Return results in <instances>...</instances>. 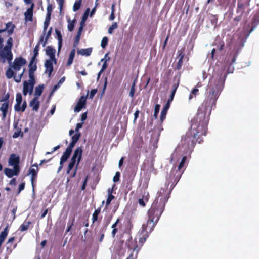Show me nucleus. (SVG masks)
Segmentation results:
<instances>
[{
  "label": "nucleus",
  "mask_w": 259,
  "mask_h": 259,
  "mask_svg": "<svg viewBox=\"0 0 259 259\" xmlns=\"http://www.w3.org/2000/svg\"><path fill=\"white\" fill-rule=\"evenodd\" d=\"M4 38L0 34V63H4L6 61L10 63L13 59L11 52L13 46V39L9 37L7 41V44L3 48Z\"/></svg>",
  "instance_id": "1"
},
{
  "label": "nucleus",
  "mask_w": 259,
  "mask_h": 259,
  "mask_svg": "<svg viewBox=\"0 0 259 259\" xmlns=\"http://www.w3.org/2000/svg\"><path fill=\"white\" fill-rule=\"evenodd\" d=\"M82 153V150L81 148H79V147L77 148L75 150V151L73 153V156L72 157L71 160L69 163L70 165H72L73 166H74L75 163H76V167H75L72 175H71L72 177H74L76 175L77 166L79 165V163L81 158Z\"/></svg>",
  "instance_id": "2"
},
{
  "label": "nucleus",
  "mask_w": 259,
  "mask_h": 259,
  "mask_svg": "<svg viewBox=\"0 0 259 259\" xmlns=\"http://www.w3.org/2000/svg\"><path fill=\"white\" fill-rule=\"evenodd\" d=\"M82 153V150L81 148H79V147L77 148L75 150V151L73 153V156L72 157L71 160L69 163L70 165H72L73 166H74L75 163H76V167H75L72 175H71L72 177H74L76 175L77 166L79 165V163L81 158Z\"/></svg>",
  "instance_id": "3"
},
{
  "label": "nucleus",
  "mask_w": 259,
  "mask_h": 259,
  "mask_svg": "<svg viewBox=\"0 0 259 259\" xmlns=\"http://www.w3.org/2000/svg\"><path fill=\"white\" fill-rule=\"evenodd\" d=\"M156 212V211L153 209L150 210L149 211V217L150 218V220L148 221L147 226H148L150 229L148 230L147 227L143 225L142 226L143 229L146 232H151L155 226V224L159 220V215L157 217H153V215Z\"/></svg>",
  "instance_id": "4"
},
{
  "label": "nucleus",
  "mask_w": 259,
  "mask_h": 259,
  "mask_svg": "<svg viewBox=\"0 0 259 259\" xmlns=\"http://www.w3.org/2000/svg\"><path fill=\"white\" fill-rule=\"evenodd\" d=\"M16 104L14 106L15 111H24L27 106L26 102L24 101L23 102L22 106L21 104L22 102V97L20 93H17L16 97Z\"/></svg>",
  "instance_id": "5"
},
{
  "label": "nucleus",
  "mask_w": 259,
  "mask_h": 259,
  "mask_svg": "<svg viewBox=\"0 0 259 259\" xmlns=\"http://www.w3.org/2000/svg\"><path fill=\"white\" fill-rule=\"evenodd\" d=\"M25 69H23L22 71L20 73L17 74V73L15 72L13 69L10 68L6 72V76L8 78H11L12 77H14V80L17 82H19L21 81L22 76L24 72Z\"/></svg>",
  "instance_id": "6"
},
{
  "label": "nucleus",
  "mask_w": 259,
  "mask_h": 259,
  "mask_svg": "<svg viewBox=\"0 0 259 259\" xmlns=\"http://www.w3.org/2000/svg\"><path fill=\"white\" fill-rule=\"evenodd\" d=\"M26 63V61L24 59L21 57L17 58L14 60L13 64L11 67L16 72L20 71L21 67L25 64Z\"/></svg>",
  "instance_id": "7"
},
{
  "label": "nucleus",
  "mask_w": 259,
  "mask_h": 259,
  "mask_svg": "<svg viewBox=\"0 0 259 259\" xmlns=\"http://www.w3.org/2000/svg\"><path fill=\"white\" fill-rule=\"evenodd\" d=\"M56 63V59H48L45 63V74L49 77L53 70V65Z\"/></svg>",
  "instance_id": "8"
},
{
  "label": "nucleus",
  "mask_w": 259,
  "mask_h": 259,
  "mask_svg": "<svg viewBox=\"0 0 259 259\" xmlns=\"http://www.w3.org/2000/svg\"><path fill=\"white\" fill-rule=\"evenodd\" d=\"M34 83L32 82H27L26 81L24 82L23 83V93L24 95L27 94H31L33 89Z\"/></svg>",
  "instance_id": "9"
},
{
  "label": "nucleus",
  "mask_w": 259,
  "mask_h": 259,
  "mask_svg": "<svg viewBox=\"0 0 259 259\" xmlns=\"http://www.w3.org/2000/svg\"><path fill=\"white\" fill-rule=\"evenodd\" d=\"M19 157L16 154H11L9 160V164L15 168H19Z\"/></svg>",
  "instance_id": "10"
},
{
  "label": "nucleus",
  "mask_w": 259,
  "mask_h": 259,
  "mask_svg": "<svg viewBox=\"0 0 259 259\" xmlns=\"http://www.w3.org/2000/svg\"><path fill=\"white\" fill-rule=\"evenodd\" d=\"M86 99L87 97L84 96H82L80 97L78 102L77 103L76 106L74 108L75 112H78L81 110L82 108L85 107Z\"/></svg>",
  "instance_id": "11"
},
{
  "label": "nucleus",
  "mask_w": 259,
  "mask_h": 259,
  "mask_svg": "<svg viewBox=\"0 0 259 259\" xmlns=\"http://www.w3.org/2000/svg\"><path fill=\"white\" fill-rule=\"evenodd\" d=\"M5 175L9 178L12 177L13 176H17L19 173V168H15L13 167V169L5 168L4 170Z\"/></svg>",
  "instance_id": "12"
},
{
  "label": "nucleus",
  "mask_w": 259,
  "mask_h": 259,
  "mask_svg": "<svg viewBox=\"0 0 259 259\" xmlns=\"http://www.w3.org/2000/svg\"><path fill=\"white\" fill-rule=\"evenodd\" d=\"M39 104L38 98L35 97L30 101L29 106L32 108L33 110L37 111L39 107Z\"/></svg>",
  "instance_id": "13"
},
{
  "label": "nucleus",
  "mask_w": 259,
  "mask_h": 259,
  "mask_svg": "<svg viewBox=\"0 0 259 259\" xmlns=\"http://www.w3.org/2000/svg\"><path fill=\"white\" fill-rule=\"evenodd\" d=\"M15 28V26L12 22H8L6 24V27L4 29H6L5 32L8 34V36L12 34Z\"/></svg>",
  "instance_id": "14"
},
{
  "label": "nucleus",
  "mask_w": 259,
  "mask_h": 259,
  "mask_svg": "<svg viewBox=\"0 0 259 259\" xmlns=\"http://www.w3.org/2000/svg\"><path fill=\"white\" fill-rule=\"evenodd\" d=\"M92 52V48H89L87 49H78L77 51V54L82 56H89L91 55Z\"/></svg>",
  "instance_id": "15"
},
{
  "label": "nucleus",
  "mask_w": 259,
  "mask_h": 259,
  "mask_svg": "<svg viewBox=\"0 0 259 259\" xmlns=\"http://www.w3.org/2000/svg\"><path fill=\"white\" fill-rule=\"evenodd\" d=\"M56 50L50 46H48L46 50V54L49 57V59H56L55 53Z\"/></svg>",
  "instance_id": "16"
},
{
  "label": "nucleus",
  "mask_w": 259,
  "mask_h": 259,
  "mask_svg": "<svg viewBox=\"0 0 259 259\" xmlns=\"http://www.w3.org/2000/svg\"><path fill=\"white\" fill-rule=\"evenodd\" d=\"M34 6V4H32L30 8H28L26 11L25 12V19L28 21L32 20V17L33 15V8Z\"/></svg>",
  "instance_id": "17"
},
{
  "label": "nucleus",
  "mask_w": 259,
  "mask_h": 259,
  "mask_svg": "<svg viewBox=\"0 0 259 259\" xmlns=\"http://www.w3.org/2000/svg\"><path fill=\"white\" fill-rule=\"evenodd\" d=\"M8 108V102L5 101L2 104V105H1V106L0 107V110L3 113V118H5V117L6 116V114H7V112Z\"/></svg>",
  "instance_id": "18"
},
{
  "label": "nucleus",
  "mask_w": 259,
  "mask_h": 259,
  "mask_svg": "<svg viewBox=\"0 0 259 259\" xmlns=\"http://www.w3.org/2000/svg\"><path fill=\"white\" fill-rule=\"evenodd\" d=\"M71 153V151H69V150L66 149L65 152L63 153L62 157H61L60 161L61 162V163H64L65 161H66L68 158H69V156L70 155Z\"/></svg>",
  "instance_id": "19"
},
{
  "label": "nucleus",
  "mask_w": 259,
  "mask_h": 259,
  "mask_svg": "<svg viewBox=\"0 0 259 259\" xmlns=\"http://www.w3.org/2000/svg\"><path fill=\"white\" fill-rule=\"evenodd\" d=\"M75 54V48L73 49L72 51H71L69 56V58L68 60V61L67 62V66H69L71 65V64L73 62L74 56Z\"/></svg>",
  "instance_id": "20"
},
{
  "label": "nucleus",
  "mask_w": 259,
  "mask_h": 259,
  "mask_svg": "<svg viewBox=\"0 0 259 259\" xmlns=\"http://www.w3.org/2000/svg\"><path fill=\"white\" fill-rule=\"evenodd\" d=\"M82 30H83V28H81V27L79 28V29L78 30V32L76 34V36L75 37L74 42V48H75L78 45V44L79 43Z\"/></svg>",
  "instance_id": "21"
},
{
  "label": "nucleus",
  "mask_w": 259,
  "mask_h": 259,
  "mask_svg": "<svg viewBox=\"0 0 259 259\" xmlns=\"http://www.w3.org/2000/svg\"><path fill=\"white\" fill-rule=\"evenodd\" d=\"M8 227L7 226L5 228L3 232H2L0 234V246H1L2 244L3 243L5 239L6 238L8 235Z\"/></svg>",
  "instance_id": "22"
},
{
  "label": "nucleus",
  "mask_w": 259,
  "mask_h": 259,
  "mask_svg": "<svg viewBox=\"0 0 259 259\" xmlns=\"http://www.w3.org/2000/svg\"><path fill=\"white\" fill-rule=\"evenodd\" d=\"M89 11H90V9L88 8L87 9L86 11L85 12L84 14H83V15L82 17V19H81V21L80 24V26L79 27L83 28L84 23H85V22L87 19V18L88 17V14H89Z\"/></svg>",
  "instance_id": "23"
},
{
  "label": "nucleus",
  "mask_w": 259,
  "mask_h": 259,
  "mask_svg": "<svg viewBox=\"0 0 259 259\" xmlns=\"http://www.w3.org/2000/svg\"><path fill=\"white\" fill-rule=\"evenodd\" d=\"M44 85H38V87H36L35 89V93H34V95L35 96H36V97H39L42 92V91L44 90Z\"/></svg>",
  "instance_id": "24"
},
{
  "label": "nucleus",
  "mask_w": 259,
  "mask_h": 259,
  "mask_svg": "<svg viewBox=\"0 0 259 259\" xmlns=\"http://www.w3.org/2000/svg\"><path fill=\"white\" fill-rule=\"evenodd\" d=\"M56 34L57 35V39L58 40V50L59 51L60 50L61 46H62V35L60 32L58 30H55Z\"/></svg>",
  "instance_id": "25"
},
{
  "label": "nucleus",
  "mask_w": 259,
  "mask_h": 259,
  "mask_svg": "<svg viewBox=\"0 0 259 259\" xmlns=\"http://www.w3.org/2000/svg\"><path fill=\"white\" fill-rule=\"evenodd\" d=\"M168 109L169 108L168 106H165L163 108L162 110L161 111L160 116V120L161 121H163V120L165 118Z\"/></svg>",
  "instance_id": "26"
},
{
  "label": "nucleus",
  "mask_w": 259,
  "mask_h": 259,
  "mask_svg": "<svg viewBox=\"0 0 259 259\" xmlns=\"http://www.w3.org/2000/svg\"><path fill=\"white\" fill-rule=\"evenodd\" d=\"M75 21L74 20H71L70 18L68 19V25L67 28L69 31H72L73 30L74 27Z\"/></svg>",
  "instance_id": "27"
},
{
  "label": "nucleus",
  "mask_w": 259,
  "mask_h": 259,
  "mask_svg": "<svg viewBox=\"0 0 259 259\" xmlns=\"http://www.w3.org/2000/svg\"><path fill=\"white\" fill-rule=\"evenodd\" d=\"M179 61L178 62V65H177V68L178 69H180V68L182 66V62H183V59L184 57V55L182 54V53L180 51H179Z\"/></svg>",
  "instance_id": "28"
},
{
  "label": "nucleus",
  "mask_w": 259,
  "mask_h": 259,
  "mask_svg": "<svg viewBox=\"0 0 259 259\" xmlns=\"http://www.w3.org/2000/svg\"><path fill=\"white\" fill-rule=\"evenodd\" d=\"M81 3V0L76 1L73 5V10L74 11H76L77 10H78L80 7Z\"/></svg>",
  "instance_id": "29"
},
{
  "label": "nucleus",
  "mask_w": 259,
  "mask_h": 259,
  "mask_svg": "<svg viewBox=\"0 0 259 259\" xmlns=\"http://www.w3.org/2000/svg\"><path fill=\"white\" fill-rule=\"evenodd\" d=\"M117 28V24L116 22H113L112 25L108 29V33L112 34L114 30Z\"/></svg>",
  "instance_id": "30"
},
{
  "label": "nucleus",
  "mask_w": 259,
  "mask_h": 259,
  "mask_svg": "<svg viewBox=\"0 0 259 259\" xmlns=\"http://www.w3.org/2000/svg\"><path fill=\"white\" fill-rule=\"evenodd\" d=\"M36 69V65L34 63L33 61L31 60L29 64V72L33 73Z\"/></svg>",
  "instance_id": "31"
},
{
  "label": "nucleus",
  "mask_w": 259,
  "mask_h": 259,
  "mask_svg": "<svg viewBox=\"0 0 259 259\" xmlns=\"http://www.w3.org/2000/svg\"><path fill=\"white\" fill-rule=\"evenodd\" d=\"M114 197L112 195L111 191H108V197L106 200V205H108L111 201L114 199Z\"/></svg>",
  "instance_id": "32"
},
{
  "label": "nucleus",
  "mask_w": 259,
  "mask_h": 259,
  "mask_svg": "<svg viewBox=\"0 0 259 259\" xmlns=\"http://www.w3.org/2000/svg\"><path fill=\"white\" fill-rule=\"evenodd\" d=\"M100 212V209H97L96 210L94 213L93 214V217H92V220H93V223H94L96 221H97V219H98V214H99Z\"/></svg>",
  "instance_id": "33"
},
{
  "label": "nucleus",
  "mask_w": 259,
  "mask_h": 259,
  "mask_svg": "<svg viewBox=\"0 0 259 259\" xmlns=\"http://www.w3.org/2000/svg\"><path fill=\"white\" fill-rule=\"evenodd\" d=\"M160 107V105L159 104H156L155 106L154 117L155 118H156L157 117V115L159 112Z\"/></svg>",
  "instance_id": "34"
},
{
  "label": "nucleus",
  "mask_w": 259,
  "mask_h": 259,
  "mask_svg": "<svg viewBox=\"0 0 259 259\" xmlns=\"http://www.w3.org/2000/svg\"><path fill=\"white\" fill-rule=\"evenodd\" d=\"M175 94V91H172L170 98L168 100L165 106H168V108L170 107V104L173 100L174 95Z\"/></svg>",
  "instance_id": "35"
},
{
  "label": "nucleus",
  "mask_w": 259,
  "mask_h": 259,
  "mask_svg": "<svg viewBox=\"0 0 259 259\" xmlns=\"http://www.w3.org/2000/svg\"><path fill=\"white\" fill-rule=\"evenodd\" d=\"M80 134L79 132H76L75 134L72 137V141L76 143L79 140Z\"/></svg>",
  "instance_id": "36"
},
{
  "label": "nucleus",
  "mask_w": 259,
  "mask_h": 259,
  "mask_svg": "<svg viewBox=\"0 0 259 259\" xmlns=\"http://www.w3.org/2000/svg\"><path fill=\"white\" fill-rule=\"evenodd\" d=\"M29 225V222H27V223L22 224L20 227L21 230L22 231H24L27 230L28 228Z\"/></svg>",
  "instance_id": "37"
},
{
  "label": "nucleus",
  "mask_w": 259,
  "mask_h": 259,
  "mask_svg": "<svg viewBox=\"0 0 259 259\" xmlns=\"http://www.w3.org/2000/svg\"><path fill=\"white\" fill-rule=\"evenodd\" d=\"M108 42V39L106 37H104L103 38L102 41H101V46L103 48H105V46L107 45Z\"/></svg>",
  "instance_id": "38"
},
{
  "label": "nucleus",
  "mask_w": 259,
  "mask_h": 259,
  "mask_svg": "<svg viewBox=\"0 0 259 259\" xmlns=\"http://www.w3.org/2000/svg\"><path fill=\"white\" fill-rule=\"evenodd\" d=\"M39 51V45H37L35 46L34 49V57L33 59H34L38 55Z\"/></svg>",
  "instance_id": "39"
},
{
  "label": "nucleus",
  "mask_w": 259,
  "mask_h": 259,
  "mask_svg": "<svg viewBox=\"0 0 259 259\" xmlns=\"http://www.w3.org/2000/svg\"><path fill=\"white\" fill-rule=\"evenodd\" d=\"M75 143H76V142L72 141L70 143L69 145L66 148V149L69 150V151L72 152V148L74 146Z\"/></svg>",
  "instance_id": "40"
},
{
  "label": "nucleus",
  "mask_w": 259,
  "mask_h": 259,
  "mask_svg": "<svg viewBox=\"0 0 259 259\" xmlns=\"http://www.w3.org/2000/svg\"><path fill=\"white\" fill-rule=\"evenodd\" d=\"M97 90L96 89H93L90 93L89 95V98L92 99L94 95L96 94Z\"/></svg>",
  "instance_id": "41"
},
{
  "label": "nucleus",
  "mask_w": 259,
  "mask_h": 259,
  "mask_svg": "<svg viewBox=\"0 0 259 259\" xmlns=\"http://www.w3.org/2000/svg\"><path fill=\"white\" fill-rule=\"evenodd\" d=\"M36 171L35 168H31L30 169V174L31 175L32 177H33L36 175ZM32 181H33V178L31 179Z\"/></svg>",
  "instance_id": "42"
},
{
  "label": "nucleus",
  "mask_w": 259,
  "mask_h": 259,
  "mask_svg": "<svg viewBox=\"0 0 259 259\" xmlns=\"http://www.w3.org/2000/svg\"><path fill=\"white\" fill-rule=\"evenodd\" d=\"M186 160V157L184 156L179 165V169H180L184 165V163L185 162Z\"/></svg>",
  "instance_id": "43"
},
{
  "label": "nucleus",
  "mask_w": 259,
  "mask_h": 259,
  "mask_svg": "<svg viewBox=\"0 0 259 259\" xmlns=\"http://www.w3.org/2000/svg\"><path fill=\"white\" fill-rule=\"evenodd\" d=\"M119 177H120V173L118 172H117L113 177V181L114 182H117L119 179Z\"/></svg>",
  "instance_id": "44"
},
{
  "label": "nucleus",
  "mask_w": 259,
  "mask_h": 259,
  "mask_svg": "<svg viewBox=\"0 0 259 259\" xmlns=\"http://www.w3.org/2000/svg\"><path fill=\"white\" fill-rule=\"evenodd\" d=\"M133 252L136 251V254L135 256H133V253L131 254V256L127 258V259H136L137 257V250H136V248H135L133 249Z\"/></svg>",
  "instance_id": "45"
},
{
  "label": "nucleus",
  "mask_w": 259,
  "mask_h": 259,
  "mask_svg": "<svg viewBox=\"0 0 259 259\" xmlns=\"http://www.w3.org/2000/svg\"><path fill=\"white\" fill-rule=\"evenodd\" d=\"M32 82L34 83V75L33 73L29 72V80L28 82Z\"/></svg>",
  "instance_id": "46"
},
{
  "label": "nucleus",
  "mask_w": 259,
  "mask_h": 259,
  "mask_svg": "<svg viewBox=\"0 0 259 259\" xmlns=\"http://www.w3.org/2000/svg\"><path fill=\"white\" fill-rule=\"evenodd\" d=\"M82 124H83V122H81V123H78L76 125V129H75V131L76 132H78V130L81 128L82 126Z\"/></svg>",
  "instance_id": "47"
},
{
  "label": "nucleus",
  "mask_w": 259,
  "mask_h": 259,
  "mask_svg": "<svg viewBox=\"0 0 259 259\" xmlns=\"http://www.w3.org/2000/svg\"><path fill=\"white\" fill-rule=\"evenodd\" d=\"M109 60V57L108 56V54H106L104 58L102 59L101 61L107 63V61H108Z\"/></svg>",
  "instance_id": "48"
},
{
  "label": "nucleus",
  "mask_w": 259,
  "mask_h": 259,
  "mask_svg": "<svg viewBox=\"0 0 259 259\" xmlns=\"http://www.w3.org/2000/svg\"><path fill=\"white\" fill-rule=\"evenodd\" d=\"M59 148H60V146H59V145H57V146H56V147H54V148H53V150H52L51 152H47L46 153V154H51V153H52V152H53L55 151L56 150H57L59 149Z\"/></svg>",
  "instance_id": "49"
},
{
  "label": "nucleus",
  "mask_w": 259,
  "mask_h": 259,
  "mask_svg": "<svg viewBox=\"0 0 259 259\" xmlns=\"http://www.w3.org/2000/svg\"><path fill=\"white\" fill-rule=\"evenodd\" d=\"M135 92V89L133 88H131L130 92V96L131 97H133L134 93Z\"/></svg>",
  "instance_id": "50"
},
{
  "label": "nucleus",
  "mask_w": 259,
  "mask_h": 259,
  "mask_svg": "<svg viewBox=\"0 0 259 259\" xmlns=\"http://www.w3.org/2000/svg\"><path fill=\"white\" fill-rule=\"evenodd\" d=\"M24 183H22L19 185L18 193H19L22 190H23L24 189Z\"/></svg>",
  "instance_id": "51"
},
{
  "label": "nucleus",
  "mask_w": 259,
  "mask_h": 259,
  "mask_svg": "<svg viewBox=\"0 0 259 259\" xmlns=\"http://www.w3.org/2000/svg\"><path fill=\"white\" fill-rule=\"evenodd\" d=\"M139 111L138 110H137L135 113H134V122H135L136 119H137L138 116H139Z\"/></svg>",
  "instance_id": "52"
},
{
  "label": "nucleus",
  "mask_w": 259,
  "mask_h": 259,
  "mask_svg": "<svg viewBox=\"0 0 259 259\" xmlns=\"http://www.w3.org/2000/svg\"><path fill=\"white\" fill-rule=\"evenodd\" d=\"M65 77H62L60 80L59 81V82H58V85H61L64 81H65Z\"/></svg>",
  "instance_id": "53"
},
{
  "label": "nucleus",
  "mask_w": 259,
  "mask_h": 259,
  "mask_svg": "<svg viewBox=\"0 0 259 259\" xmlns=\"http://www.w3.org/2000/svg\"><path fill=\"white\" fill-rule=\"evenodd\" d=\"M47 19H48V18H47L46 19V21H45V22L44 23V31H45L46 30V29H47V27L48 26V25H49V23L47 22Z\"/></svg>",
  "instance_id": "54"
},
{
  "label": "nucleus",
  "mask_w": 259,
  "mask_h": 259,
  "mask_svg": "<svg viewBox=\"0 0 259 259\" xmlns=\"http://www.w3.org/2000/svg\"><path fill=\"white\" fill-rule=\"evenodd\" d=\"M138 202L140 205H141L142 206H144L145 205L143 199H139Z\"/></svg>",
  "instance_id": "55"
},
{
  "label": "nucleus",
  "mask_w": 259,
  "mask_h": 259,
  "mask_svg": "<svg viewBox=\"0 0 259 259\" xmlns=\"http://www.w3.org/2000/svg\"><path fill=\"white\" fill-rule=\"evenodd\" d=\"M74 166L72 165H70V164H68V170L67 171V174H69L71 170H72V169L73 168Z\"/></svg>",
  "instance_id": "56"
},
{
  "label": "nucleus",
  "mask_w": 259,
  "mask_h": 259,
  "mask_svg": "<svg viewBox=\"0 0 259 259\" xmlns=\"http://www.w3.org/2000/svg\"><path fill=\"white\" fill-rule=\"evenodd\" d=\"M114 18H115L114 13H113V12H111L110 17H109V19H110V20L112 21L114 19Z\"/></svg>",
  "instance_id": "57"
},
{
  "label": "nucleus",
  "mask_w": 259,
  "mask_h": 259,
  "mask_svg": "<svg viewBox=\"0 0 259 259\" xmlns=\"http://www.w3.org/2000/svg\"><path fill=\"white\" fill-rule=\"evenodd\" d=\"M87 114L86 113H84L82 114L81 116V120L83 122L84 120H85L87 119Z\"/></svg>",
  "instance_id": "58"
},
{
  "label": "nucleus",
  "mask_w": 259,
  "mask_h": 259,
  "mask_svg": "<svg viewBox=\"0 0 259 259\" xmlns=\"http://www.w3.org/2000/svg\"><path fill=\"white\" fill-rule=\"evenodd\" d=\"M63 163H61V162L60 161V166L58 169L57 173H59L61 170V169L63 168Z\"/></svg>",
  "instance_id": "59"
},
{
  "label": "nucleus",
  "mask_w": 259,
  "mask_h": 259,
  "mask_svg": "<svg viewBox=\"0 0 259 259\" xmlns=\"http://www.w3.org/2000/svg\"><path fill=\"white\" fill-rule=\"evenodd\" d=\"M10 184L11 185H15L16 184V179L15 178H13L12 179L10 182Z\"/></svg>",
  "instance_id": "60"
},
{
  "label": "nucleus",
  "mask_w": 259,
  "mask_h": 259,
  "mask_svg": "<svg viewBox=\"0 0 259 259\" xmlns=\"http://www.w3.org/2000/svg\"><path fill=\"white\" fill-rule=\"evenodd\" d=\"M118 222H119V219H117V220H116V222H115V223H114L112 225L111 228H112V229H113V228H116V226H117V224H118Z\"/></svg>",
  "instance_id": "61"
},
{
  "label": "nucleus",
  "mask_w": 259,
  "mask_h": 259,
  "mask_svg": "<svg viewBox=\"0 0 259 259\" xmlns=\"http://www.w3.org/2000/svg\"><path fill=\"white\" fill-rule=\"evenodd\" d=\"M198 89H194L192 90L191 93L193 95H196L197 94V93H198Z\"/></svg>",
  "instance_id": "62"
},
{
  "label": "nucleus",
  "mask_w": 259,
  "mask_h": 259,
  "mask_svg": "<svg viewBox=\"0 0 259 259\" xmlns=\"http://www.w3.org/2000/svg\"><path fill=\"white\" fill-rule=\"evenodd\" d=\"M60 87V85H58V83H57L56 85H55L54 87L52 92H55V91L56 90H57V89H58Z\"/></svg>",
  "instance_id": "63"
},
{
  "label": "nucleus",
  "mask_w": 259,
  "mask_h": 259,
  "mask_svg": "<svg viewBox=\"0 0 259 259\" xmlns=\"http://www.w3.org/2000/svg\"><path fill=\"white\" fill-rule=\"evenodd\" d=\"M5 5L7 7H10L12 6V4L11 3L7 2L5 3Z\"/></svg>",
  "instance_id": "64"
}]
</instances>
